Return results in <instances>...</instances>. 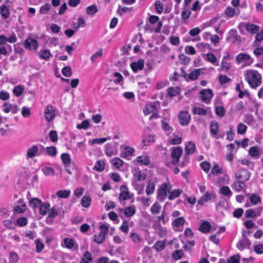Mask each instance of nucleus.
<instances>
[{
  "instance_id": "nucleus-61",
  "label": "nucleus",
  "mask_w": 263,
  "mask_h": 263,
  "mask_svg": "<svg viewBox=\"0 0 263 263\" xmlns=\"http://www.w3.org/2000/svg\"><path fill=\"white\" fill-rule=\"evenodd\" d=\"M103 55V50L101 48L99 49L97 52L93 53L91 58L90 60L92 63H93L95 61L97 60L98 58H100L102 57Z\"/></svg>"
},
{
  "instance_id": "nucleus-33",
  "label": "nucleus",
  "mask_w": 263,
  "mask_h": 263,
  "mask_svg": "<svg viewBox=\"0 0 263 263\" xmlns=\"http://www.w3.org/2000/svg\"><path fill=\"white\" fill-rule=\"evenodd\" d=\"M249 154L253 158L257 159L260 156L258 148L257 146H252L249 148Z\"/></svg>"
},
{
  "instance_id": "nucleus-55",
  "label": "nucleus",
  "mask_w": 263,
  "mask_h": 263,
  "mask_svg": "<svg viewBox=\"0 0 263 263\" xmlns=\"http://www.w3.org/2000/svg\"><path fill=\"white\" fill-rule=\"evenodd\" d=\"M62 162L66 166H69L71 162L70 155L67 153H63L61 156Z\"/></svg>"
},
{
  "instance_id": "nucleus-21",
  "label": "nucleus",
  "mask_w": 263,
  "mask_h": 263,
  "mask_svg": "<svg viewBox=\"0 0 263 263\" xmlns=\"http://www.w3.org/2000/svg\"><path fill=\"white\" fill-rule=\"evenodd\" d=\"M196 149L195 144L192 141H189L185 144V153L187 155L193 154Z\"/></svg>"
},
{
  "instance_id": "nucleus-34",
  "label": "nucleus",
  "mask_w": 263,
  "mask_h": 263,
  "mask_svg": "<svg viewBox=\"0 0 263 263\" xmlns=\"http://www.w3.org/2000/svg\"><path fill=\"white\" fill-rule=\"evenodd\" d=\"M227 57L225 56L223 57L222 60L221 61V66L218 69L219 71H227L229 69L230 67V64L227 61Z\"/></svg>"
},
{
  "instance_id": "nucleus-17",
  "label": "nucleus",
  "mask_w": 263,
  "mask_h": 263,
  "mask_svg": "<svg viewBox=\"0 0 263 263\" xmlns=\"http://www.w3.org/2000/svg\"><path fill=\"white\" fill-rule=\"evenodd\" d=\"M3 110L5 113H9V112H11L12 114H15L17 113L18 110V108L17 106L15 104H11L9 103L5 102L4 104V107L3 108Z\"/></svg>"
},
{
  "instance_id": "nucleus-29",
  "label": "nucleus",
  "mask_w": 263,
  "mask_h": 263,
  "mask_svg": "<svg viewBox=\"0 0 263 263\" xmlns=\"http://www.w3.org/2000/svg\"><path fill=\"white\" fill-rule=\"evenodd\" d=\"M105 153L108 157H111L115 155L117 153L116 149L114 148L112 143H107L105 145Z\"/></svg>"
},
{
  "instance_id": "nucleus-50",
  "label": "nucleus",
  "mask_w": 263,
  "mask_h": 263,
  "mask_svg": "<svg viewBox=\"0 0 263 263\" xmlns=\"http://www.w3.org/2000/svg\"><path fill=\"white\" fill-rule=\"evenodd\" d=\"M71 194L70 190H60L57 192V195L59 198H67L69 197Z\"/></svg>"
},
{
  "instance_id": "nucleus-16",
  "label": "nucleus",
  "mask_w": 263,
  "mask_h": 263,
  "mask_svg": "<svg viewBox=\"0 0 263 263\" xmlns=\"http://www.w3.org/2000/svg\"><path fill=\"white\" fill-rule=\"evenodd\" d=\"M182 153V149L180 147H176L172 152V162L176 164L178 163L180 157Z\"/></svg>"
},
{
  "instance_id": "nucleus-57",
  "label": "nucleus",
  "mask_w": 263,
  "mask_h": 263,
  "mask_svg": "<svg viewBox=\"0 0 263 263\" xmlns=\"http://www.w3.org/2000/svg\"><path fill=\"white\" fill-rule=\"evenodd\" d=\"M19 259L18 254L14 251L9 253V261L10 263H16Z\"/></svg>"
},
{
  "instance_id": "nucleus-45",
  "label": "nucleus",
  "mask_w": 263,
  "mask_h": 263,
  "mask_svg": "<svg viewBox=\"0 0 263 263\" xmlns=\"http://www.w3.org/2000/svg\"><path fill=\"white\" fill-rule=\"evenodd\" d=\"M132 241L136 244H139L142 241V237L137 233L131 232L129 235Z\"/></svg>"
},
{
  "instance_id": "nucleus-53",
  "label": "nucleus",
  "mask_w": 263,
  "mask_h": 263,
  "mask_svg": "<svg viewBox=\"0 0 263 263\" xmlns=\"http://www.w3.org/2000/svg\"><path fill=\"white\" fill-rule=\"evenodd\" d=\"M133 10V8H128L127 7L119 6L117 12L120 15H123L125 13H130Z\"/></svg>"
},
{
  "instance_id": "nucleus-40",
  "label": "nucleus",
  "mask_w": 263,
  "mask_h": 263,
  "mask_svg": "<svg viewBox=\"0 0 263 263\" xmlns=\"http://www.w3.org/2000/svg\"><path fill=\"white\" fill-rule=\"evenodd\" d=\"M136 213V208L134 205H132L125 208L124 211L125 216L127 217H130L133 216Z\"/></svg>"
},
{
  "instance_id": "nucleus-30",
  "label": "nucleus",
  "mask_w": 263,
  "mask_h": 263,
  "mask_svg": "<svg viewBox=\"0 0 263 263\" xmlns=\"http://www.w3.org/2000/svg\"><path fill=\"white\" fill-rule=\"evenodd\" d=\"M191 14L190 8L183 7L181 13V19L184 21V23H187V20L190 17Z\"/></svg>"
},
{
  "instance_id": "nucleus-36",
  "label": "nucleus",
  "mask_w": 263,
  "mask_h": 263,
  "mask_svg": "<svg viewBox=\"0 0 263 263\" xmlns=\"http://www.w3.org/2000/svg\"><path fill=\"white\" fill-rule=\"evenodd\" d=\"M92 202L91 198L89 196H84L82 197L81 200V204L82 206L85 208H88Z\"/></svg>"
},
{
  "instance_id": "nucleus-42",
  "label": "nucleus",
  "mask_w": 263,
  "mask_h": 263,
  "mask_svg": "<svg viewBox=\"0 0 263 263\" xmlns=\"http://www.w3.org/2000/svg\"><path fill=\"white\" fill-rule=\"evenodd\" d=\"M42 201L37 198H33L29 201V206L35 210L40 206Z\"/></svg>"
},
{
  "instance_id": "nucleus-18",
  "label": "nucleus",
  "mask_w": 263,
  "mask_h": 263,
  "mask_svg": "<svg viewBox=\"0 0 263 263\" xmlns=\"http://www.w3.org/2000/svg\"><path fill=\"white\" fill-rule=\"evenodd\" d=\"M39 146L43 147L42 145H39ZM39 151V145H34L28 149L26 154V158H32L36 156H38L37 154Z\"/></svg>"
},
{
  "instance_id": "nucleus-51",
  "label": "nucleus",
  "mask_w": 263,
  "mask_h": 263,
  "mask_svg": "<svg viewBox=\"0 0 263 263\" xmlns=\"http://www.w3.org/2000/svg\"><path fill=\"white\" fill-rule=\"evenodd\" d=\"M215 110L216 115L220 118L223 117L226 112L225 109L222 106H216Z\"/></svg>"
},
{
  "instance_id": "nucleus-56",
  "label": "nucleus",
  "mask_w": 263,
  "mask_h": 263,
  "mask_svg": "<svg viewBox=\"0 0 263 263\" xmlns=\"http://www.w3.org/2000/svg\"><path fill=\"white\" fill-rule=\"evenodd\" d=\"M112 165L117 169L120 168L123 165V161L119 158H114L111 161Z\"/></svg>"
},
{
  "instance_id": "nucleus-28",
  "label": "nucleus",
  "mask_w": 263,
  "mask_h": 263,
  "mask_svg": "<svg viewBox=\"0 0 263 263\" xmlns=\"http://www.w3.org/2000/svg\"><path fill=\"white\" fill-rule=\"evenodd\" d=\"M183 191L181 189H178L173 190H170L167 198L169 200H173L179 197L182 193Z\"/></svg>"
},
{
  "instance_id": "nucleus-32",
  "label": "nucleus",
  "mask_w": 263,
  "mask_h": 263,
  "mask_svg": "<svg viewBox=\"0 0 263 263\" xmlns=\"http://www.w3.org/2000/svg\"><path fill=\"white\" fill-rule=\"evenodd\" d=\"M211 228V225L208 221H203L200 224L199 230L203 233H207L209 232Z\"/></svg>"
},
{
  "instance_id": "nucleus-26",
  "label": "nucleus",
  "mask_w": 263,
  "mask_h": 263,
  "mask_svg": "<svg viewBox=\"0 0 263 263\" xmlns=\"http://www.w3.org/2000/svg\"><path fill=\"white\" fill-rule=\"evenodd\" d=\"M26 208L27 206L25 203L22 199H20L14 206V210L17 213H22L26 211Z\"/></svg>"
},
{
  "instance_id": "nucleus-10",
  "label": "nucleus",
  "mask_w": 263,
  "mask_h": 263,
  "mask_svg": "<svg viewBox=\"0 0 263 263\" xmlns=\"http://www.w3.org/2000/svg\"><path fill=\"white\" fill-rule=\"evenodd\" d=\"M120 193L119 196V201L122 204L125 200L130 199L132 195L130 194L126 185H122L120 188Z\"/></svg>"
},
{
  "instance_id": "nucleus-58",
  "label": "nucleus",
  "mask_w": 263,
  "mask_h": 263,
  "mask_svg": "<svg viewBox=\"0 0 263 263\" xmlns=\"http://www.w3.org/2000/svg\"><path fill=\"white\" fill-rule=\"evenodd\" d=\"M42 171L46 176H53L55 174L54 170L50 167H44L42 168Z\"/></svg>"
},
{
  "instance_id": "nucleus-37",
  "label": "nucleus",
  "mask_w": 263,
  "mask_h": 263,
  "mask_svg": "<svg viewBox=\"0 0 263 263\" xmlns=\"http://www.w3.org/2000/svg\"><path fill=\"white\" fill-rule=\"evenodd\" d=\"M203 70V68L196 69L192 71H191L188 74V78L190 80L194 81L198 79V77L200 74V72L201 70Z\"/></svg>"
},
{
  "instance_id": "nucleus-35",
  "label": "nucleus",
  "mask_w": 263,
  "mask_h": 263,
  "mask_svg": "<svg viewBox=\"0 0 263 263\" xmlns=\"http://www.w3.org/2000/svg\"><path fill=\"white\" fill-rule=\"evenodd\" d=\"M92 260V255L88 251H86L82 255L80 263H90Z\"/></svg>"
},
{
  "instance_id": "nucleus-63",
  "label": "nucleus",
  "mask_w": 263,
  "mask_h": 263,
  "mask_svg": "<svg viewBox=\"0 0 263 263\" xmlns=\"http://www.w3.org/2000/svg\"><path fill=\"white\" fill-rule=\"evenodd\" d=\"M36 252L37 253L41 252L44 248V243L41 241L40 238H37L35 240Z\"/></svg>"
},
{
  "instance_id": "nucleus-44",
  "label": "nucleus",
  "mask_w": 263,
  "mask_h": 263,
  "mask_svg": "<svg viewBox=\"0 0 263 263\" xmlns=\"http://www.w3.org/2000/svg\"><path fill=\"white\" fill-rule=\"evenodd\" d=\"M39 54L41 59L45 60H48L52 56L49 49L41 50Z\"/></svg>"
},
{
  "instance_id": "nucleus-5",
  "label": "nucleus",
  "mask_w": 263,
  "mask_h": 263,
  "mask_svg": "<svg viewBox=\"0 0 263 263\" xmlns=\"http://www.w3.org/2000/svg\"><path fill=\"white\" fill-rule=\"evenodd\" d=\"M122 149L121 156L126 160H130L132 157L135 156V149L132 147L122 145L121 146Z\"/></svg>"
},
{
  "instance_id": "nucleus-60",
  "label": "nucleus",
  "mask_w": 263,
  "mask_h": 263,
  "mask_svg": "<svg viewBox=\"0 0 263 263\" xmlns=\"http://www.w3.org/2000/svg\"><path fill=\"white\" fill-rule=\"evenodd\" d=\"M146 177L145 174L141 171L136 172L134 174V178L136 181H140L145 180Z\"/></svg>"
},
{
  "instance_id": "nucleus-48",
  "label": "nucleus",
  "mask_w": 263,
  "mask_h": 263,
  "mask_svg": "<svg viewBox=\"0 0 263 263\" xmlns=\"http://www.w3.org/2000/svg\"><path fill=\"white\" fill-rule=\"evenodd\" d=\"M24 87L22 85H17L14 87L13 93L17 97H20L23 92Z\"/></svg>"
},
{
  "instance_id": "nucleus-39",
  "label": "nucleus",
  "mask_w": 263,
  "mask_h": 263,
  "mask_svg": "<svg viewBox=\"0 0 263 263\" xmlns=\"http://www.w3.org/2000/svg\"><path fill=\"white\" fill-rule=\"evenodd\" d=\"M246 29L250 33L254 34L258 31L259 27L255 24L247 23L246 25Z\"/></svg>"
},
{
  "instance_id": "nucleus-8",
  "label": "nucleus",
  "mask_w": 263,
  "mask_h": 263,
  "mask_svg": "<svg viewBox=\"0 0 263 263\" xmlns=\"http://www.w3.org/2000/svg\"><path fill=\"white\" fill-rule=\"evenodd\" d=\"M44 114L46 121L50 122L56 116L55 108L52 105L48 104L44 110Z\"/></svg>"
},
{
  "instance_id": "nucleus-25",
  "label": "nucleus",
  "mask_w": 263,
  "mask_h": 263,
  "mask_svg": "<svg viewBox=\"0 0 263 263\" xmlns=\"http://www.w3.org/2000/svg\"><path fill=\"white\" fill-rule=\"evenodd\" d=\"M205 60L211 63L213 65L217 66L219 65V61L216 57L212 53H207L205 54Z\"/></svg>"
},
{
  "instance_id": "nucleus-24",
  "label": "nucleus",
  "mask_w": 263,
  "mask_h": 263,
  "mask_svg": "<svg viewBox=\"0 0 263 263\" xmlns=\"http://www.w3.org/2000/svg\"><path fill=\"white\" fill-rule=\"evenodd\" d=\"M136 162L139 165L147 166L150 163V159L148 156L146 155H143L138 156L136 158Z\"/></svg>"
},
{
  "instance_id": "nucleus-41",
  "label": "nucleus",
  "mask_w": 263,
  "mask_h": 263,
  "mask_svg": "<svg viewBox=\"0 0 263 263\" xmlns=\"http://www.w3.org/2000/svg\"><path fill=\"white\" fill-rule=\"evenodd\" d=\"M157 110L155 105L153 103L147 104L143 109V113L147 116L151 112H155Z\"/></svg>"
},
{
  "instance_id": "nucleus-31",
  "label": "nucleus",
  "mask_w": 263,
  "mask_h": 263,
  "mask_svg": "<svg viewBox=\"0 0 263 263\" xmlns=\"http://www.w3.org/2000/svg\"><path fill=\"white\" fill-rule=\"evenodd\" d=\"M219 193L222 195L230 198L233 195V193L228 186H222L219 189Z\"/></svg>"
},
{
  "instance_id": "nucleus-38",
  "label": "nucleus",
  "mask_w": 263,
  "mask_h": 263,
  "mask_svg": "<svg viewBox=\"0 0 263 263\" xmlns=\"http://www.w3.org/2000/svg\"><path fill=\"white\" fill-rule=\"evenodd\" d=\"M50 206L48 203L42 202L39 206L40 214L42 215H46L49 210Z\"/></svg>"
},
{
  "instance_id": "nucleus-11",
  "label": "nucleus",
  "mask_w": 263,
  "mask_h": 263,
  "mask_svg": "<svg viewBox=\"0 0 263 263\" xmlns=\"http://www.w3.org/2000/svg\"><path fill=\"white\" fill-rule=\"evenodd\" d=\"M24 46L28 50H35L38 47L39 43L35 39L27 37L24 41Z\"/></svg>"
},
{
  "instance_id": "nucleus-12",
  "label": "nucleus",
  "mask_w": 263,
  "mask_h": 263,
  "mask_svg": "<svg viewBox=\"0 0 263 263\" xmlns=\"http://www.w3.org/2000/svg\"><path fill=\"white\" fill-rule=\"evenodd\" d=\"M180 123L182 126L189 124L191 120V115L187 111H181L178 115Z\"/></svg>"
},
{
  "instance_id": "nucleus-13",
  "label": "nucleus",
  "mask_w": 263,
  "mask_h": 263,
  "mask_svg": "<svg viewBox=\"0 0 263 263\" xmlns=\"http://www.w3.org/2000/svg\"><path fill=\"white\" fill-rule=\"evenodd\" d=\"M157 180L156 178L149 179L147 183L145 192L147 196L153 194L155 191Z\"/></svg>"
},
{
  "instance_id": "nucleus-1",
  "label": "nucleus",
  "mask_w": 263,
  "mask_h": 263,
  "mask_svg": "<svg viewBox=\"0 0 263 263\" xmlns=\"http://www.w3.org/2000/svg\"><path fill=\"white\" fill-rule=\"evenodd\" d=\"M245 80L247 82L250 87L256 89L261 85L262 77L258 71L254 69H248L243 72Z\"/></svg>"
},
{
  "instance_id": "nucleus-46",
  "label": "nucleus",
  "mask_w": 263,
  "mask_h": 263,
  "mask_svg": "<svg viewBox=\"0 0 263 263\" xmlns=\"http://www.w3.org/2000/svg\"><path fill=\"white\" fill-rule=\"evenodd\" d=\"M180 92V89L178 87H170L167 89V93L171 97L178 95Z\"/></svg>"
},
{
  "instance_id": "nucleus-7",
  "label": "nucleus",
  "mask_w": 263,
  "mask_h": 263,
  "mask_svg": "<svg viewBox=\"0 0 263 263\" xmlns=\"http://www.w3.org/2000/svg\"><path fill=\"white\" fill-rule=\"evenodd\" d=\"M199 94L203 102L206 104H210L211 103V99L214 96L212 89H204L200 91Z\"/></svg>"
},
{
  "instance_id": "nucleus-27",
  "label": "nucleus",
  "mask_w": 263,
  "mask_h": 263,
  "mask_svg": "<svg viewBox=\"0 0 263 263\" xmlns=\"http://www.w3.org/2000/svg\"><path fill=\"white\" fill-rule=\"evenodd\" d=\"M251 242L250 240L247 238H245L240 240L237 244V248L240 251L249 248L251 245Z\"/></svg>"
},
{
  "instance_id": "nucleus-43",
  "label": "nucleus",
  "mask_w": 263,
  "mask_h": 263,
  "mask_svg": "<svg viewBox=\"0 0 263 263\" xmlns=\"http://www.w3.org/2000/svg\"><path fill=\"white\" fill-rule=\"evenodd\" d=\"M166 240H159L157 241L153 246V248L157 251H162L165 247Z\"/></svg>"
},
{
  "instance_id": "nucleus-15",
  "label": "nucleus",
  "mask_w": 263,
  "mask_h": 263,
  "mask_svg": "<svg viewBox=\"0 0 263 263\" xmlns=\"http://www.w3.org/2000/svg\"><path fill=\"white\" fill-rule=\"evenodd\" d=\"M130 66L134 72L137 73L143 69L144 61L143 59H140L137 61L132 62Z\"/></svg>"
},
{
  "instance_id": "nucleus-14",
  "label": "nucleus",
  "mask_w": 263,
  "mask_h": 263,
  "mask_svg": "<svg viewBox=\"0 0 263 263\" xmlns=\"http://www.w3.org/2000/svg\"><path fill=\"white\" fill-rule=\"evenodd\" d=\"M249 201L252 205H257L260 204L262 202L261 196L257 193H248L247 194Z\"/></svg>"
},
{
  "instance_id": "nucleus-19",
  "label": "nucleus",
  "mask_w": 263,
  "mask_h": 263,
  "mask_svg": "<svg viewBox=\"0 0 263 263\" xmlns=\"http://www.w3.org/2000/svg\"><path fill=\"white\" fill-rule=\"evenodd\" d=\"M231 187L236 192H240L246 188V184L245 182L242 181H238L235 179V181L232 184Z\"/></svg>"
},
{
  "instance_id": "nucleus-4",
  "label": "nucleus",
  "mask_w": 263,
  "mask_h": 263,
  "mask_svg": "<svg viewBox=\"0 0 263 263\" xmlns=\"http://www.w3.org/2000/svg\"><path fill=\"white\" fill-rule=\"evenodd\" d=\"M235 59L238 63H243L245 66H250L253 63V59L249 54L246 53L237 54Z\"/></svg>"
},
{
  "instance_id": "nucleus-54",
  "label": "nucleus",
  "mask_w": 263,
  "mask_h": 263,
  "mask_svg": "<svg viewBox=\"0 0 263 263\" xmlns=\"http://www.w3.org/2000/svg\"><path fill=\"white\" fill-rule=\"evenodd\" d=\"M105 166V163L103 161L99 160H98L94 166V170L102 172L104 170Z\"/></svg>"
},
{
  "instance_id": "nucleus-22",
  "label": "nucleus",
  "mask_w": 263,
  "mask_h": 263,
  "mask_svg": "<svg viewBox=\"0 0 263 263\" xmlns=\"http://www.w3.org/2000/svg\"><path fill=\"white\" fill-rule=\"evenodd\" d=\"M214 195L213 193L206 192L203 195H202L200 199L198 200V204L200 205L204 204L205 202L210 201L213 196Z\"/></svg>"
},
{
  "instance_id": "nucleus-23",
  "label": "nucleus",
  "mask_w": 263,
  "mask_h": 263,
  "mask_svg": "<svg viewBox=\"0 0 263 263\" xmlns=\"http://www.w3.org/2000/svg\"><path fill=\"white\" fill-rule=\"evenodd\" d=\"M185 222V219L183 217H180L175 218L172 221V225L174 228H176L178 229L181 228L182 229V227H183Z\"/></svg>"
},
{
  "instance_id": "nucleus-52",
  "label": "nucleus",
  "mask_w": 263,
  "mask_h": 263,
  "mask_svg": "<svg viewBox=\"0 0 263 263\" xmlns=\"http://www.w3.org/2000/svg\"><path fill=\"white\" fill-rule=\"evenodd\" d=\"M154 142V137L153 135H149L142 140V143L143 146H148Z\"/></svg>"
},
{
  "instance_id": "nucleus-62",
  "label": "nucleus",
  "mask_w": 263,
  "mask_h": 263,
  "mask_svg": "<svg viewBox=\"0 0 263 263\" xmlns=\"http://www.w3.org/2000/svg\"><path fill=\"white\" fill-rule=\"evenodd\" d=\"M161 126L162 129L168 134L172 133L173 130V128L170 126L168 123L164 120L161 121Z\"/></svg>"
},
{
  "instance_id": "nucleus-47",
  "label": "nucleus",
  "mask_w": 263,
  "mask_h": 263,
  "mask_svg": "<svg viewBox=\"0 0 263 263\" xmlns=\"http://www.w3.org/2000/svg\"><path fill=\"white\" fill-rule=\"evenodd\" d=\"M66 248L72 249L74 247L75 242L73 239L69 238H66L63 240Z\"/></svg>"
},
{
  "instance_id": "nucleus-20",
  "label": "nucleus",
  "mask_w": 263,
  "mask_h": 263,
  "mask_svg": "<svg viewBox=\"0 0 263 263\" xmlns=\"http://www.w3.org/2000/svg\"><path fill=\"white\" fill-rule=\"evenodd\" d=\"M210 129L211 134L212 136L216 139L219 138V137L217 136L219 129V124L217 121H213L211 122Z\"/></svg>"
},
{
  "instance_id": "nucleus-9",
  "label": "nucleus",
  "mask_w": 263,
  "mask_h": 263,
  "mask_svg": "<svg viewBox=\"0 0 263 263\" xmlns=\"http://www.w3.org/2000/svg\"><path fill=\"white\" fill-rule=\"evenodd\" d=\"M250 177V172L246 169H240L235 174V178L238 181H242L243 182L249 180Z\"/></svg>"
},
{
  "instance_id": "nucleus-64",
  "label": "nucleus",
  "mask_w": 263,
  "mask_h": 263,
  "mask_svg": "<svg viewBox=\"0 0 263 263\" xmlns=\"http://www.w3.org/2000/svg\"><path fill=\"white\" fill-rule=\"evenodd\" d=\"M254 251L257 254H263V244L259 242L254 246Z\"/></svg>"
},
{
  "instance_id": "nucleus-2",
  "label": "nucleus",
  "mask_w": 263,
  "mask_h": 263,
  "mask_svg": "<svg viewBox=\"0 0 263 263\" xmlns=\"http://www.w3.org/2000/svg\"><path fill=\"white\" fill-rule=\"evenodd\" d=\"M172 189V184L169 182L162 183L158 187L157 191V199L160 202L164 201L168 195L170 190Z\"/></svg>"
},
{
  "instance_id": "nucleus-6",
  "label": "nucleus",
  "mask_w": 263,
  "mask_h": 263,
  "mask_svg": "<svg viewBox=\"0 0 263 263\" xmlns=\"http://www.w3.org/2000/svg\"><path fill=\"white\" fill-rule=\"evenodd\" d=\"M263 207L262 206H257L253 209H248L245 212V216L247 218H251L255 219L260 216Z\"/></svg>"
},
{
  "instance_id": "nucleus-59",
  "label": "nucleus",
  "mask_w": 263,
  "mask_h": 263,
  "mask_svg": "<svg viewBox=\"0 0 263 263\" xmlns=\"http://www.w3.org/2000/svg\"><path fill=\"white\" fill-rule=\"evenodd\" d=\"M161 206L158 202H155L151 208V212L153 214H157L160 213Z\"/></svg>"
},
{
  "instance_id": "nucleus-3",
  "label": "nucleus",
  "mask_w": 263,
  "mask_h": 263,
  "mask_svg": "<svg viewBox=\"0 0 263 263\" xmlns=\"http://www.w3.org/2000/svg\"><path fill=\"white\" fill-rule=\"evenodd\" d=\"M109 227V224L106 222L100 224L99 226L100 232L93 236L94 241L98 244L103 243L105 239Z\"/></svg>"
},
{
  "instance_id": "nucleus-49",
  "label": "nucleus",
  "mask_w": 263,
  "mask_h": 263,
  "mask_svg": "<svg viewBox=\"0 0 263 263\" xmlns=\"http://www.w3.org/2000/svg\"><path fill=\"white\" fill-rule=\"evenodd\" d=\"M247 126L242 123H239L237 127V133L238 135H244L247 130Z\"/></svg>"
}]
</instances>
